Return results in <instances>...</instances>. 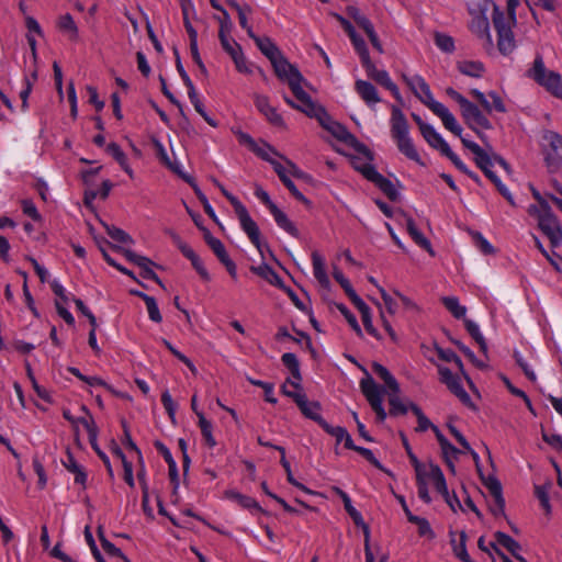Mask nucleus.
Instances as JSON below:
<instances>
[{
	"instance_id": "21",
	"label": "nucleus",
	"mask_w": 562,
	"mask_h": 562,
	"mask_svg": "<svg viewBox=\"0 0 562 562\" xmlns=\"http://www.w3.org/2000/svg\"><path fill=\"white\" fill-rule=\"evenodd\" d=\"M333 491L341 498V501L344 503V507H345L346 512L348 513V515L351 517L355 525L358 527H361L363 529L366 539L369 538V527L364 522L361 513L352 506L349 495L345 491H342L341 488H339L337 486L333 487Z\"/></svg>"
},
{
	"instance_id": "43",
	"label": "nucleus",
	"mask_w": 562,
	"mask_h": 562,
	"mask_svg": "<svg viewBox=\"0 0 562 562\" xmlns=\"http://www.w3.org/2000/svg\"><path fill=\"white\" fill-rule=\"evenodd\" d=\"M411 411L414 413V415L417 417L418 426L416 427V431H426L427 429H432L431 422L427 418V416L423 413L419 406H417L414 403H409Z\"/></svg>"
},
{
	"instance_id": "60",
	"label": "nucleus",
	"mask_w": 562,
	"mask_h": 562,
	"mask_svg": "<svg viewBox=\"0 0 562 562\" xmlns=\"http://www.w3.org/2000/svg\"><path fill=\"white\" fill-rule=\"evenodd\" d=\"M442 156L447 157L457 169H459L461 172L465 173L467 176L471 171L467 165L459 158L457 154H454L451 148H446V150L441 154Z\"/></svg>"
},
{
	"instance_id": "24",
	"label": "nucleus",
	"mask_w": 562,
	"mask_h": 562,
	"mask_svg": "<svg viewBox=\"0 0 562 562\" xmlns=\"http://www.w3.org/2000/svg\"><path fill=\"white\" fill-rule=\"evenodd\" d=\"M270 213L280 228H282L283 231H285L288 234L295 238L300 236V232L294 225V223L290 221L286 214L283 211H281L277 205L272 207Z\"/></svg>"
},
{
	"instance_id": "50",
	"label": "nucleus",
	"mask_w": 562,
	"mask_h": 562,
	"mask_svg": "<svg viewBox=\"0 0 562 562\" xmlns=\"http://www.w3.org/2000/svg\"><path fill=\"white\" fill-rule=\"evenodd\" d=\"M144 302L147 307L149 318L155 323H160L162 321V316L160 314L158 304L153 296H145Z\"/></svg>"
},
{
	"instance_id": "39",
	"label": "nucleus",
	"mask_w": 562,
	"mask_h": 562,
	"mask_svg": "<svg viewBox=\"0 0 562 562\" xmlns=\"http://www.w3.org/2000/svg\"><path fill=\"white\" fill-rule=\"evenodd\" d=\"M464 325H465L468 333L479 344L480 349L485 353L487 351V345H486V341L480 330L479 325L468 318H464Z\"/></svg>"
},
{
	"instance_id": "14",
	"label": "nucleus",
	"mask_w": 562,
	"mask_h": 562,
	"mask_svg": "<svg viewBox=\"0 0 562 562\" xmlns=\"http://www.w3.org/2000/svg\"><path fill=\"white\" fill-rule=\"evenodd\" d=\"M538 227L548 237L552 247L562 244V225L555 214L539 217Z\"/></svg>"
},
{
	"instance_id": "31",
	"label": "nucleus",
	"mask_w": 562,
	"mask_h": 562,
	"mask_svg": "<svg viewBox=\"0 0 562 562\" xmlns=\"http://www.w3.org/2000/svg\"><path fill=\"white\" fill-rule=\"evenodd\" d=\"M494 538L496 540V543L504 547L507 551L512 553L513 557L518 554L521 550V546L519 544V542L503 531H496L494 533Z\"/></svg>"
},
{
	"instance_id": "33",
	"label": "nucleus",
	"mask_w": 562,
	"mask_h": 562,
	"mask_svg": "<svg viewBox=\"0 0 562 562\" xmlns=\"http://www.w3.org/2000/svg\"><path fill=\"white\" fill-rule=\"evenodd\" d=\"M441 302L453 317L458 319L465 318L467 307L460 304L457 296H443L441 297Z\"/></svg>"
},
{
	"instance_id": "51",
	"label": "nucleus",
	"mask_w": 562,
	"mask_h": 562,
	"mask_svg": "<svg viewBox=\"0 0 562 562\" xmlns=\"http://www.w3.org/2000/svg\"><path fill=\"white\" fill-rule=\"evenodd\" d=\"M443 458L451 470L454 469L453 459H457L460 450L457 449L450 441L446 442L441 447Z\"/></svg>"
},
{
	"instance_id": "11",
	"label": "nucleus",
	"mask_w": 562,
	"mask_h": 562,
	"mask_svg": "<svg viewBox=\"0 0 562 562\" xmlns=\"http://www.w3.org/2000/svg\"><path fill=\"white\" fill-rule=\"evenodd\" d=\"M116 249L122 251L124 257L128 261L133 262L134 265H136L140 268V277L142 278H144L146 280L155 281L156 283H158L159 285L162 286V282L160 280V278L153 270V267L156 266V263L153 260H150L147 257L137 255L136 252H134L131 249H124L121 247H117Z\"/></svg>"
},
{
	"instance_id": "18",
	"label": "nucleus",
	"mask_w": 562,
	"mask_h": 562,
	"mask_svg": "<svg viewBox=\"0 0 562 562\" xmlns=\"http://www.w3.org/2000/svg\"><path fill=\"white\" fill-rule=\"evenodd\" d=\"M492 498L493 503L490 505V509L492 514L497 516L505 515V499L502 493V485L499 481L495 477H490L485 483Z\"/></svg>"
},
{
	"instance_id": "12",
	"label": "nucleus",
	"mask_w": 562,
	"mask_h": 562,
	"mask_svg": "<svg viewBox=\"0 0 562 562\" xmlns=\"http://www.w3.org/2000/svg\"><path fill=\"white\" fill-rule=\"evenodd\" d=\"M438 373L440 382L446 384L447 387L453 393L463 404L469 405L471 397L461 384V380L458 375L453 374L452 371L443 366H438Z\"/></svg>"
},
{
	"instance_id": "30",
	"label": "nucleus",
	"mask_w": 562,
	"mask_h": 562,
	"mask_svg": "<svg viewBox=\"0 0 562 562\" xmlns=\"http://www.w3.org/2000/svg\"><path fill=\"white\" fill-rule=\"evenodd\" d=\"M372 371L385 383V385L393 393L400 392V384L397 383L396 379L391 374V372L384 366H382L381 363H378V362H373Z\"/></svg>"
},
{
	"instance_id": "61",
	"label": "nucleus",
	"mask_w": 562,
	"mask_h": 562,
	"mask_svg": "<svg viewBox=\"0 0 562 562\" xmlns=\"http://www.w3.org/2000/svg\"><path fill=\"white\" fill-rule=\"evenodd\" d=\"M442 156L447 157L457 169H459L461 172L465 173L467 176L471 171L467 165L459 158L457 154H454L451 148H446V150L441 154Z\"/></svg>"
},
{
	"instance_id": "19",
	"label": "nucleus",
	"mask_w": 562,
	"mask_h": 562,
	"mask_svg": "<svg viewBox=\"0 0 562 562\" xmlns=\"http://www.w3.org/2000/svg\"><path fill=\"white\" fill-rule=\"evenodd\" d=\"M355 90L369 108H374L381 102L376 88L369 81L362 79L356 80Z\"/></svg>"
},
{
	"instance_id": "36",
	"label": "nucleus",
	"mask_w": 562,
	"mask_h": 562,
	"mask_svg": "<svg viewBox=\"0 0 562 562\" xmlns=\"http://www.w3.org/2000/svg\"><path fill=\"white\" fill-rule=\"evenodd\" d=\"M199 418V427L201 429L202 437L205 443L213 448L216 446V440L213 436V425L210 420H207L203 413H198Z\"/></svg>"
},
{
	"instance_id": "40",
	"label": "nucleus",
	"mask_w": 562,
	"mask_h": 562,
	"mask_svg": "<svg viewBox=\"0 0 562 562\" xmlns=\"http://www.w3.org/2000/svg\"><path fill=\"white\" fill-rule=\"evenodd\" d=\"M188 97L190 99V102L194 106L195 111L205 120V122L207 124H210L211 126L216 127L217 122L215 120H213L211 116H209V114L206 113V111L204 109V104L200 100L196 91H192L191 93L188 94Z\"/></svg>"
},
{
	"instance_id": "64",
	"label": "nucleus",
	"mask_w": 562,
	"mask_h": 562,
	"mask_svg": "<svg viewBox=\"0 0 562 562\" xmlns=\"http://www.w3.org/2000/svg\"><path fill=\"white\" fill-rule=\"evenodd\" d=\"M542 439L554 450L562 452V436L542 430Z\"/></svg>"
},
{
	"instance_id": "15",
	"label": "nucleus",
	"mask_w": 562,
	"mask_h": 562,
	"mask_svg": "<svg viewBox=\"0 0 562 562\" xmlns=\"http://www.w3.org/2000/svg\"><path fill=\"white\" fill-rule=\"evenodd\" d=\"M204 239L209 247L213 250L218 260L225 266L232 278H237V268L235 262L229 258L224 244L216 237L212 236L209 231L204 234Z\"/></svg>"
},
{
	"instance_id": "5",
	"label": "nucleus",
	"mask_w": 562,
	"mask_h": 562,
	"mask_svg": "<svg viewBox=\"0 0 562 562\" xmlns=\"http://www.w3.org/2000/svg\"><path fill=\"white\" fill-rule=\"evenodd\" d=\"M360 389L372 411L375 413L376 420L379 423H383L387 416V413L383 407V395L385 393L384 387L379 386L371 376H368L367 379L361 380Z\"/></svg>"
},
{
	"instance_id": "22",
	"label": "nucleus",
	"mask_w": 562,
	"mask_h": 562,
	"mask_svg": "<svg viewBox=\"0 0 562 562\" xmlns=\"http://www.w3.org/2000/svg\"><path fill=\"white\" fill-rule=\"evenodd\" d=\"M404 81L406 85L411 88L412 92L419 99V97L428 98V95L431 94L429 85L426 82V80L419 76L415 75L412 77H408L406 75L403 76Z\"/></svg>"
},
{
	"instance_id": "53",
	"label": "nucleus",
	"mask_w": 562,
	"mask_h": 562,
	"mask_svg": "<svg viewBox=\"0 0 562 562\" xmlns=\"http://www.w3.org/2000/svg\"><path fill=\"white\" fill-rule=\"evenodd\" d=\"M538 203H539L538 207L533 206V205H531L529 207V213L531 215H535L537 217V220L539 217H544L547 215H554V213L552 212V210H551L549 203L547 202V200L541 199V200L538 201Z\"/></svg>"
},
{
	"instance_id": "46",
	"label": "nucleus",
	"mask_w": 562,
	"mask_h": 562,
	"mask_svg": "<svg viewBox=\"0 0 562 562\" xmlns=\"http://www.w3.org/2000/svg\"><path fill=\"white\" fill-rule=\"evenodd\" d=\"M535 495L540 502V506L546 512L547 515L551 513V505L549 499V486L546 485H537L535 487Z\"/></svg>"
},
{
	"instance_id": "2",
	"label": "nucleus",
	"mask_w": 562,
	"mask_h": 562,
	"mask_svg": "<svg viewBox=\"0 0 562 562\" xmlns=\"http://www.w3.org/2000/svg\"><path fill=\"white\" fill-rule=\"evenodd\" d=\"M391 134L398 150L408 159L423 165L420 156L409 136V126L402 110L395 105L391 109Z\"/></svg>"
},
{
	"instance_id": "57",
	"label": "nucleus",
	"mask_w": 562,
	"mask_h": 562,
	"mask_svg": "<svg viewBox=\"0 0 562 562\" xmlns=\"http://www.w3.org/2000/svg\"><path fill=\"white\" fill-rule=\"evenodd\" d=\"M161 404L170 419L173 420L177 412V404L173 402L169 391L167 390L161 394Z\"/></svg>"
},
{
	"instance_id": "48",
	"label": "nucleus",
	"mask_w": 562,
	"mask_h": 562,
	"mask_svg": "<svg viewBox=\"0 0 562 562\" xmlns=\"http://www.w3.org/2000/svg\"><path fill=\"white\" fill-rule=\"evenodd\" d=\"M409 522L417 525L419 536L434 538V531L426 518L409 516Z\"/></svg>"
},
{
	"instance_id": "29",
	"label": "nucleus",
	"mask_w": 562,
	"mask_h": 562,
	"mask_svg": "<svg viewBox=\"0 0 562 562\" xmlns=\"http://www.w3.org/2000/svg\"><path fill=\"white\" fill-rule=\"evenodd\" d=\"M457 69L469 77L481 78L485 71L483 63L479 60H460L457 63Z\"/></svg>"
},
{
	"instance_id": "26",
	"label": "nucleus",
	"mask_w": 562,
	"mask_h": 562,
	"mask_svg": "<svg viewBox=\"0 0 562 562\" xmlns=\"http://www.w3.org/2000/svg\"><path fill=\"white\" fill-rule=\"evenodd\" d=\"M422 135L428 145L439 150L440 154H442L446 148L450 147L448 143L442 138V136L430 124L423 128Z\"/></svg>"
},
{
	"instance_id": "45",
	"label": "nucleus",
	"mask_w": 562,
	"mask_h": 562,
	"mask_svg": "<svg viewBox=\"0 0 562 562\" xmlns=\"http://www.w3.org/2000/svg\"><path fill=\"white\" fill-rule=\"evenodd\" d=\"M248 381L252 385L261 387V391H265V400L268 403L277 404L278 400L273 395L274 386H273L272 383L265 382V381H261V380H256V379H252V378H248Z\"/></svg>"
},
{
	"instance_id": "27",
	"label": "nucleus",
	"mask_w": 562,
	"mask_h": 562,
	"mask_svg": "<svg viewBox=\"0 0 562 562\" xmlns=\"http://www.w3.org/2000/svg\"><path fill=\"white\" fill-rule=\"evenodd\" d=\"M57 27L60 32L67 35L68 40L76 42L79 37L78 26L71 16V14L66 13L59 16L57 21Z\"/></svg>"
},
{
	"instance_id": "62",
	"label": "nucleus",
	"mask_w": 562,
	"mask_h": 562,
	"mask_svg": "<svg viewBox=\"0 0 562 562\" xmlns=\"http://www.w3.org/2000/svg\"><path fill=\"white\" fill-rule=\"evenodd\" d=\"M442 156L447 157L457 169H459L461 172L465 173L467 176L471 171L467 165L459 158L457 154H454L451 148H446V150L441 154Z\"/></svg>"
},
{
	"instance_id": "37",
	"label": "nucleus",
	"mask_w": 562,
	"mask_h": 562,
	"mask_svg": "<svg viewBox=\"0 0 562 562\" xmlns=\"http://www.w3.org/2000/svg\"><path fill=\"white\" fill-rule=\"evenodd\" d=\"M221 45L223 49L232 57L236 58L243 54L240 45L229 37V34H218Z\"/></svg>"
},
{
	"instance_id": "42",
	"label": "nucleus",
	"mask_w": 562,
	"mask_h": 562,
	"mask_svg": "<svg viewBox=\"0 0 562 562\" xmlns=\"http://www.w3.org/2000/svg\"><path fill=\"white\" fill-rule=\"evenodd\" d=\"M103 226H104L108 235L113 240L121 243V244H132L133 243L132 237L127 233H125L123 229L112 226V225L104 224V223H103Z\"/></svg>"
},
{
	"instance_id": "10",
	"label": "nucleus",
	"mask_w": 562,
	"mask_h": 562,
	"mask_svg": "<svg viewBox=\"0 0 562 562\" xmlns=\"http://www.w3.org/2000/svg\"><path fill=\"white\" fill-rule=\"evenodd\" d=\"M235 213L238 217L241 229L248 236L252 245L259 250V252L262 254L259 227L249 215L246 206L244 204L241 206L238 205V207L235 210Z\"/></svg>"
},
{
	"instance_id": "4",
	"label": "nucleus",
	"mask_w": 562,
	"mask_h": 562,
	"mask_svg": "<svg viewBox=\"0 0 562 562\" xmlns=\"http://www.w3.org/2000/svg\"><path fill=\"white\" fill-rule=\"evenodd\" d=\"M270 63L277 77L282 81H286L294 97L308 101L307 92L302 88L304 78L299 69L290 64L282 53Z\"/></svg>"
},
{
	"instance_id": "44",
	"label": "nucleus",
	"mask_w": 562,
	"mask_h": 562,
	"mask_svg": "<svg viewBox=\"0 0 562 562\" xmlns=\"http://www.w3.org/2000/svg\"><path fill=\"white\" fill-rule=\"evenodd\" d=\"M474 155V161L475 165L483 171L486 168L493 167V158L482 148V147H475Z\"/></svg>"
},
{
	"instance_id": "1",
	"label": "nucleus",
	"mask_w": 562,
	"mask_h": 562,
	"mask_svg": "<svg viewBox=\"0 0 562 562\" xmlns=\"http://www.w3.org/2000/svg\"><path fill=\"white\" fill-rule=\"evenodd\" d=\"M305 108L307 109L306 115L316 119L335 138L355 149L369 161L373 160V154L369 147L350 133L345 125L334 121L322 105L308 102Z\"/></svg>"
},
{
	"instance_id": "52",
	"label": "nucleus",
	"mask_w": 562,
	"mask_h": 562,
	"mask_svg": "<svg viewBox=\"0 0 562 562\" xmlns=\"http://www.w3.org/2000/svg\"><path fill=\"white\" fill-rule=\"evenodd\" d=\"M349 38L352 43L355 50L357 52V54L359 55L360 58H362L369 54V49L367 47L364 40L357 32H353L352 34H350Z\"/></svg>"
},
{
	"instance_id": "58",
	"label": "nucleus",
	"mask_w": 562,
	"mask_h": 562,
	"mask_svg": "<svg viewBox=\"0 0 562 562\" xmlns=\"http://www.w3.org/2000/svg\"><path fill=\"white\" fill-rule=\"evenodd\" d=\"M442 156L447 157L457 169H459L461 172L465 173L467 176L471 171L467 165L459 158L457 154H454L451 148H446V150L441 154Z\"/></svg>"
},
{
	"instance_id": "59",
	"label": "nucleus",
	"mask_w": 562,
	"mask_h": 562,
	"mask_svg": "<svg viewBox=\"0 0 562 562\" xmlns=\"http://www.w3.org/2000/svg\"><path fill=\"white\" fill-rule=\"evenodd\" d=\"M442 156L447 157L457 169H459L461 172L465 173L467 176L471 171L467 165L459 158L457 154H454L451 148H446V150L441 154Z\"/></svg>"
},
{
	"instance_id": "32",
	"label": "nucleus",
	"mask_w": 562,
	"mask_h": 562,
	"mask_svg": "<svg viewBox=\"0 0 562 562\" xmlns=\"http://www.w3.org/2000/svg\"><path fill=\"white\" fill-rule=\"evenodd\" d=\"M372 80H374L378 85L391 91V93L396 100L402 101L400 90L397 86L392 81L386 70H380L379 72H376Z\"/></svg>"
},
{
	"instance_id": "17",
	"label": "nucleus",
	"mask_w": 562,
	"mask_h": 562,
	"mask_svg": "<svg viewBox=\"0 0 562 562\" xmlns=\"http://www.w3.org/2000/svg\"><path fill=\"white\" fill-rule=\"evenodd\" d=\"M173 241L181 251V254L191 261L193 268L196 270L199 276L204 281H210L211 277L207 272L206 268L204 267L203 261L201 258L195 254V251L187 244L184 243L178 235L173 236Z\"/></svg>"
},
{
	"instance_id": "9",
	"label": "nucleus",
	"mask_w": 562,
	"mask_h": 562,
	"mask_svg": "<svg viewBox=\"0 0 562 562\" xmlns=\"http://www.w3.org/2000/svg\"><path fill=\"white\" fill-rule=\"evenodd\" d=\"M544 160L548 167L562 165V136L557 132L548 131L543 135Z\"/></svg>"
},
{
	"instance_id": "7",
	"label": "nucleus",
	"mask_w": 562,
	"mask_h": 562,
	"mask_svg": "<svg viewBox=\"0 0 562 562\" xmlns=\"http://www.w3.org/2000/svg\"><path fill=\"white\" fill-rule=\"evenodd\" d=\"M460 110L465 124L474 131L482 140H485V135L481 130H491L493 127L486 115L476 104L470 101H468V103Z\"/></svg>"
},
{
	"instance_id": "38",
	"label": "nucleus",
	"mask_w": 562,
	"mask_h": 562,
	"mask_svg": "<svg viewBox=\"0 0 562 562\" xmlns=\"http://www.w3.org/2000/svg\"><path fill=\"white\" fill-rule=\"evenodd\" d=\"M398 393H393L389 396V404H390V416L396 417L400 415H405L408 409H411L409 404L406 405L403 403V401L398 397Z\"/></svg>"
},
{
	"instance_id": "34",
	"label": "nucleus",
	"mask_w": 562,
	"mask_h": 562,
	"mask_svg": "<svg viewBox=\"0 0 562 562\" xmlns=\"http://www.w3.org/2000/svg\"><path fill=\"white\" fill-rule=\"evenodd\" d=\"M430 480L435 488L441 496H448V486L441 469L437 464L430 463Z\"/></svg>"
},
{
	"instance_id": "6",
	"label": "nucleus",
	"mask_w": 562,
	"mask_h": 562,
	"mask_svg": "<svg viewBox=\"0 0 562 562\" xmlns=\"http://www.w3.org/2000/svg\"><path fill=\"white\" fill-rule=\"evenodd\" d=\"M492 19L498 35V49L503 55H508L514 50L516 46L509 22L505 18L504 13L497 8L494 9Z\"/></svg>"
},
{
	"instance_id": "28",
	"label": "nucleus",
	"mask_w": 562,
	"mask_h": 562,
	"mask_svg": "<svg viewBox=\"0 0 562 562\" xmlns=\"http://www.w3.org/2000/svg\"><path fill=\"white\" fill-rule=\"evenodd\" d=\"M80 409L86 414V416L77 417V425L80 424L86 428L90 445L94 446L98 438V427L87 406L82 405Z\"/></svg>"
},
{
	"instance_id": "8",
	"label": "nucleus",
	"mask_w": 562,
	"mask_h": 562,
	"mask_svg": "<svg viewBox=\"0 0 562 562\" xmlns=\"http://www.w3.org/2000/svg\"><path fill=\"white\" fill-rule=\"evenodd\" d=\"M419 100L429 108L438 117H440L443 126L454 135L462 134V127L457 122L454 115L441 102L434 99L432 93L428 98L419 97Z\"/></svg>"
},
{
	"instance_id": "47",
	"label": "nucleus",
	"mask_w": 562,
	"mask_h": 562,
	"mask_svg": "<svg viewBox=\"0 0 562 562\" xmlns=\"http://www.w3.org/2000/svg\"><path fill=\"white\" fill-rule=\"evenodd\" d=\"M231 497L244 508L255 509L258 512L262 510L257 501L250 496L234 492L231 494Z\"/></svg>"
},
{
	"instance_id": "49",
	"label": "nucleus",
	"mask_w": 562,
	"mask_h": 562,
	"mask_svg": "<svg viewBox=\"0 0 562 562\" xmlns=\"http://www.w3.org/2000/svg\"><path fill=\"white\" fill-rule=\"evenodd\" d=\"M435 44L439 49H441L445 53H452L456 48L453 38L442 33L436 34Z\"/></svg>"
},
{
	"instance_id": "35",
	"label": "nucleus",
	"mask_w": 562,
	"mask_h": 562,
	"mask_svg": "<svg viewBox=\"0 0 562 562\" xmlns=\"http://www.w3.org/2000/svg\"><path fill=\"white\" fill-rule=\"evenodd\" d=\"M251 271L267 280L270 284L281 285L282 283L280 276L267 263H262L258 267H251Z\"/></svg>"
},
{
	"instance_id": "41",
	"label": "nucleus",
	"mask_w": 562,
	"mask_h": 562,
	"mask_svg": "<svg viewBox=\"0 0 562 562\" xmlns=\"http://www.w3.org/2000/svg\"><path fill=\"white\" fill-rule=\"evenodd\" d=\"M391 201H396L398 192L391 180L381 176L374 183Z\"/></svg>"
},
{
	"instance_id": "20",
	"label": "nucleus",
	"mask_w": 562,
	"mask_h": 562,
	"mask_svg": "<svg viewBox=\"0 0 562 562\" xmlns=\"http://www.w3.org/2000/svg\"><path fill=\"white\" fill-rule=\"evenodd\" d=\"M296 405L299 406L302 414L317 423L321 427L325 425L326 420L321 415V404L318 402H310L306 398V395H297L296 396Z\"/></svg>"
},
{
	"instance_id": "55",
	"label": "nucleus",
	"mask_w": 562,
	"mask_h": 562,
	"mask_svg": "<svg viewBox=\"0 0 562 562\" xmlns=\"http://www.w3.org/2000/svg\"><path fill=\"white\" fill-rule=\"evenodd\" d=\"M438 356L441 360L454 363L460 370L463 369V363L460 357L451 349L438 348Z\"/></svg>"
},
{
	"instance_id": "16",
	"label": "nucleus",
	"mask_w": 562,
	"mask_h": 562,
	"mask_svg": "<svg viewBox=\"0 0 562 562\" xmlns=\"http://www.w3.org/2000/svg\"><path fill=\"white\" fill-rule=\"evenodd\" d=\"M470 94L482 105L484 111L488 114L493 111L499 113L506 112L505 103L495 91H490L486 95L477 89H471Z\"/></svg>"
},
{
	"instance_id": "54",
	"label": "nucleus",
	"mask_w": 562,
	"mask_h": 562,
	"mask_svg": "<svg viewBox=\"0 0 562 562\" xmlns=\"http://www.w3.org/2000/svg\"><path fill=\"white\" fill-rule=\"evenodd\" d=\"M538 203H539L538 207L533 206V205H531L529 207V213L531 215H535L537 217V220L539 217H544L547 215H554V213L552 212V210H551L549 203L547 202V200L541 199V200L538 201Z\"/></svg>"
},
{
	"instance_id": "56",
	"label": "nucleus",
	"mask_w": 562,
	"mask_h": 562,
	"mask_svg": "<svg viewBox=\"0 0 562 562\" xmlns=\"http://www.w3.org/2000/svg\"><path fill=\"white\" fill-rule=\"evenodd\" d=\"M412 239L418 245L420 248L428 251L431 256H434V250L431 248L430 241L424 236V234L419 229H413V233L409 234Z\"/></svg>"
},
{
	"instance_id": "23",
	"label": "nucleus",
	"mask_w": 562,
	"mask_h": 562,
	"mask_svg": "<svg viewBox=\"0 0 562 562\" xmlns=\"http://www.w3.org/2000/svg\"><path fill=\"white\" fill-rule=\"evenodd\" d=\"M313 273L323 288H329L330 281L325 270V260L318 251L312 252Z\"/></svg>"
},
{
	"instance_id": "63",
	"label": "nucleus",
	"mask_w": 562,
	"mask_h": 562,
	"mask_svg": "<svg viewBox=\"0 0 562 562\" xmlns=\"http://www.w3.org/2000/svg\"><path fill=\"white\" fill-rule=\"evenodd\" d=\"M105 150L119 162L120 166H124V162L127 160V157L116 143L108 144Z\"/></svg>"
},
{
	"instance_id": "13",
	"label": "nucleus",
	"mask_w": 562,
	"mask_h": 562,
	"mask_svg": "<svg viewBox=\"0 0 562 562\" xmlns=\"http://www.w3.org/2000/svg\"><path fill=\"white\" fill-rule=\"evenodd\" d=\"M254 102L257 110L276 127L285 130L286 124L277 108L270 104L269 98L263 94H254Z\"/></svg>"
},
{
	"instance_id": "25",
	"label": "nucleus",
	"mask_w": 562,
	"mask_h": 562,
	"mask_svg": "<svg viewBox=\"0 0 562 562\" xmlns=\"http://www.w3.org/2000/svg\"><path fill=\"white\" fill-rule=\"evenodd\" d=\"M255 44L257 45L258 49L271 61L277 56H279L282 52L279 49V47L272 42L270 37L263 36L260 37L255 34V37H250Z\"/></svg>"
},
{
	"instance_id": "3",
	"label": "nucleus",
	"mask_w": 562,
	"mask_h": 562,
	"mask_svg": "<svg viewBox=\"0 0 562 562\" xmlns=\"http://www.w3.org/2000/svg\"><path fill=\"white\" fill-rule=\"evenodd\" d=\"M527 76L544 88L553 97L562 100V78L557 71L549 70L544 66L541 55H537L532 67L527 70Z\"/></svg>"
}]
</instances>
